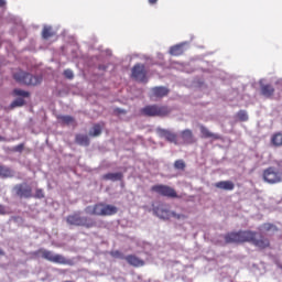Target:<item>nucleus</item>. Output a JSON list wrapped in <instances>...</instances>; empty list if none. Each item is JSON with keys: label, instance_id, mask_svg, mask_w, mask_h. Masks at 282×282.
Instances as JSON below:
<instances>
[{"label": "nucleus", "instance_id": "nucleus-35", "mask_svg": "<svg viewBox=\"0 0 282 282\" xmlns=\"http://www.w3.org/2000/svg\"><path fill=\"white\" fill-rule=\"evenodd\" d=\"M111 254H112V257H115L116 259H118V258L121 257L120 251H112Z\"/></svg>", "mask_w": 282, "mask_h": 282}, {"label": "nucleus", "instance_id": "nucleus-13", "mask_svg": "<svg viewBox=\"0 0 282 282\" xmlns=\"http://www.w3.org/2000/svg\"><path fill=\"white\" fill-rule=\"evenodd\" d=\"M15 192L19 197H31L32 196V187L28 184H21L15 186Z\"/></svg>", "mask_w": 282, "mask_h": 282}, {"label": "nucleus", "instance_id": "nucleus-22", "mask_svg": "<svg viewBox=\"0 0 282 282\" xmlns=\"http://www.w3.org/2000/svg\"><path fill=\"white\" fill-rule=\"evenodd\" d=\"M76 142H77V144H80L82 147H88L89 137H87L85 134H77L76 135Z\"/></svg>", "mask_w": 282, "mask_h": 282}, {"label": "nucleus", "instance_id": "nucleus-9", "mask_svg": "<svg viewBox=\"0 0 282 282\" xmlns=\"http://www.w3.org/2000/svg\"><path fill=\"white\" fill-rule=\"evenodd\" d=\"M154 214L160 219H169L171 217V215H172V217H175L176 219H182L184 217L183 215L175 214L174 212L171 213L169 209H166L162 206L155 207L154 208Z\"/></svg>", "mask_w": 282, "mask_h": 282}, {"label": "nucleus", "instance_id": "nucleus-41", "mask_svg": "<svg viewBox=\"0 0 282 282\" xmlns=\"http://www.w3.org/2000/svg\"><path fill=\"white\" fill-rule=\"evenodd\" d=\"M0 140H3V138L0 137Z\"/></svg>", "mask_w": 282, "mask_h": 282}, {"label": "nucleus", "instance_id": "nucleus-10", "mask_svg": "<svg viewBox=\"0 0 282 282\" xmlns=\"http://www.w3.org/2000/svg\"><path fill=\"white\" fill-rule=\"evenodd\" d=\"M132 77H134L139 83H147V70H144V65H134L132 68Z\"/></svg>", "mask_w": 282, "mask_h": 282}, {"label": "nucleus", "instance_id": "nucleus-31", "mask_svg": "<svg viewBox=\"0 0 282 282\" xmlns=\"http://www.w3.org/2000/svg\"><path fill=\"white\" fill-rule=\"evenodd\" d=\"M59 119L62 122H64V124H72V122H74V118L70 116H62Z\"/></svg>", "mask_w": 282, "mask_h": 282}, {"label": "nucleus", "instance_id": "nucleus-12", "mask_svg": "<svg viewBox=\"0 0 282 282\" xmlns=\"http://www.w3.org/2000/svg\"><path fill=\"white\" fill-rule=\"evenodd\" d=\"M164 96H169V88L164 86H156L151 89L150 98L155 100L158 98H164Z\"/></svg>", "mask_w": 282, "mask_h": 282}, {"label": "nucleus", "instance_id": "nucleus-26", "mask_svg": "<svg viewBox=\"0 0 282 282\" xmlns=\"http://www.w3.org/2000/svg\"><path fill=\"white\" fill-rule=\"evenodd\" d=\"M43 39H51V36H54V32H52V26H44L42 31Z\"/></svg>", "mask_w": 282, "mask_h": 282}, {"label": "nucleus", "instance_id": "nucleus-28", "mask_svg": "<svg viewBox=\"0 0 282 282\" xmlns=\"http://www.w3.org/2000/svg\"><path fill=\"white\" fill-rule=\"evenodd\" d=\"M174 169H177L178 171H184V169H186V163H184L183 160H177L174 163Z\"/></svg>", "mask_w": 282, "mask_h": 282}, {"label": "nucleus", "instance_id": "nucleus-29", "mask_svg": "<svg viewBox=\"0 0 282 282\" xmlns=\"http://www.w3.org/2000/svg\"><path fill=\"white\" fill-rule=\"evenodd\" d=\"M13 94L14 96H21L22 98H28V96H30V93L21 89H14Z\"/></svg>", "mask_w": 282, "mask_h": 282}, {"label": "nucleus", "instance_id": "nucleus-5", "mask_svg": "<svg viewBox=\"0 0 282 282\" xmlns=\"http://www.w3.org/2000/svg\"><path fill=\"white\" fill-rule=\"evenodd\" d=\"M17 83L21 85H40L42 78L40 76H33L32 74L20 70L13 75Z\"/></svg>", "mask_w": 282, "mask_h": 282}, {"label": "nucleus", "instance_id": "nucleus-38", "mask_svg": "<svg viewBox=\"0 0 282 282\" xmlns=\"http://www.w3.org/2000/svg\"><path fill=\"white\" fill-rule=\"evenodd\" d=\"M150 6L158 3V0H149Z\"/></svg>", "mask_w": 282, "mask_h": 282}, {"label": "nucleus", "instance_id": "nucleus-1", "mask_svg": "<svg viewBox=\"0 0 282 282\" xmlns=\"http://www.w3.org/2000/svg\"><path fill=\"white\" fill-rule=\"evenodd\" d=\"M257 237L256 232L252 231H238V232H231L225 236L226 243H243L246 241H251L253 246L257 248H268L270 246L269 239H256Z\"/></svg>", "mask_w": 282, "mask_h": 282}, {"label": "nucleus", "instance_id": "nucleus-2", "mask_svg": "<svg viewBox=\"0 0 282 282\" xmlns=\"http://www.w3.org/2000/svg\"><path fill=\"white\" fill-rule=\"evenodd\" d=\"M85 213L86 215H97L100 217H107L110 215H116V213H118V207L113 205L97 204L94 206L86 207Z\"/></svg>", "mask_w": 282, "mask_h": 282}, {"label": "nucleus", "instance_id": "nucleus-17", "mask_svg": "<svg viewBox=\"0 0 282 282\" xmlns=\"http://www.w3.org/2000/svg\"><path fill=\"white\" fill-rule=\"evenodd\" d=\"M260 91L262 94V96H264L265 98H271V96H273L274 94V87H272V85H261Z\"/></svg>", "mask_w": 282, "mask_h": 282}, {"label": "nucleus", "instance_id": "nucleus-6", "mask_svg": "<svg viewBox=\"0 0 282 282\" xmlns=\"http://www.w3.org/2000/svg\"><path fill=\"white\" fill-rule=\"evenodd\" d=\"M66 221L70 226H84L85 228H94V226H96V221H94V219L82 217L79 214L68 216Z\"/></svg>", "mask_w": 282, "mask_h": 282}, {"label": "nucleus", "instance_id": "nucleus-20", "mask_svg": "<svg viewBox=\"0 0 282 282\" xmlns=\"http://www.w3.org/2000/svg\"><path fill=\"white\" fill-rule=\"evenodd\" d=\"M271 144L272 147H282V131L271 135Z\"/></svg>", "mask_w": 282, "mask_h": 282}, {"label": "nucleus", "instance_id": "nucleus-11", "mask_svg": "<svg viewBox=\"0 0 282 282\" xmlns=\"http://www.w3.org/2000/svg\"><path fill=\"white\" fill-rule=\"evenodd\" d=\"M156 133H158V135H160V138H165V140H167V142L177 144V134L176 133H173L170 130L162 129V128H158Z\"/></svg>", "mask_w": 282, "mask_h": 282}, {"label": "nucleus", "instance_id": "nucleus-27", "mask_svg": "<svg viewBox=\"0 0 282 282\" xmlns=\"http://www.w3.org/2000/svg\"><path fill=\"white\" fill-rule=\"evenodd\" d=\"M25 105V100L23 98H18L11 104V108L14 109V107H23Z\"/></svg>", "mask_w": 282, "mask_h": 282}, {"label": "nucleus", "instance_id": "nucleus-24", "mask_svg": "<svg viewBox=\"0 0 282 282\" xmlns=\"http://www.w3.org/2000/svg\"><path fill=\"white\" fill-rule=\"evenodd\" d=\"M102 133V127L100 124H95L93 129L89 131V135L93 138H97V135H100Z\"/></svg>", "mask_w": 282, "mask_h": 282}, {"label": "nucleus", "instance_id": "nucleus-39", "mask_svg": "<svg viewBox=\"0 0 282 282\" xmlns=\"http://www.w3.org/2000/svg\"><path fill=\"white\" fill-rule=\"evenodd\" d=\"M2 6H6V0H0V8H2Z\"/></svg>", "mask_w": 282, "mask_h": 282}, {"label": "nucleus", "instance_id": "nucleus-37", "mask_svg": "<svg viewBox=\"0 0 282 282\" xmlns=\"http://www.w3.org/2000/svg\"><path fill=\"white\" fill-rule=\"evenodd\" d=\"M15 151H23V144L15 147Z\"/></svg>", "mask_w": 282, "mask_h": 282}, {"label": "nucleus", "instance_id": "nucleus-32", "mask_svg": "<svg viewBox=\"0 0 282 282\" xmlns=\"http://www.w3.org/2000/svg\"><path fill=\"white\" fill-rule=\"evenodd\" d=\"M64 76L66 78L72 79V78H74V72H72V69H66V70H64Z\"/></svg>", "mask_w": 282, "mask_h": 282}, {"label": "nucleus", "instance_id": "nucleus-34", "mask_svg": "<svg viewBox=\"0 0 282 282\" xmlns=\"http://www.w3.org/2000/svg\"><path fill=\"white\" fill-rule=\"evenodd\" d=\"M115 113H117L118 116L122 115V113H127V111L124 109H120V108H116L115 109Z\"/></svg>", "mask_w": 282, "mask_h": 282}, {"label": "nucleus", "instance_id": "nucleus-21", "mask_svg": "<svg viewBox=\"0 0 282 282\" xmlns=\"http://www.w3.org/2000/svg\"><path fill=\"white\" fill-rule=\"evenodd\" d=\"M200 133L204 138H213L214 140H219V134H215L208 131V128L200 126Z\"/></svg>", "mask_w": 282, "mask_h": 282}, {"label": "nucleus", "instance_id": "nucleus-30", "mask_svg": "<svg viewBox=\"0 0 282 282\" xmlns=\"http://www.w3.org/2000/svg\"><path fill=\"white\" fill-rule=\"evenodd\" d=\"M239 120H241V122H246L248 120V112H246L245 110H240L237 113Z\"/></svg>", "mask_w": 282, "mask_h": 282}, {"label": "nucleus", "instance_id": "nucleus-7", "mask_svg": "<svg viewBox=\"0 0 282 282\" xmlns=\"http://www.w3.org/2000/svg\"><path fill=\"white\" fill-rule=\"evenodd\" d=\"M263 180L267 184H280L282 182V173L274 166L263 171Z\"/></svg>", "mask_w": 282, "mask_h": 282}, {"label": "nucleus", "instance_id": "nucleus-3", "mask_svg": "<svg viewBox=\"0 0 282 282\" xmlns=\"http://www.w3.org/2000/svg\"><path fill=\"white\" fill-rule=\"evenodd\" d=\"M42 259L51 263H59L61 265H74V261L66 259L63 254L54 253L53 251L41 249L39 251Z\"/></svg>", "mask_w": 282, "mask_h": 282}, {"label": "nucleus", "instance_id": "nucleus-36", "mask_svg": "<svg viewBox=\"0 0 282 282\" xmlns=\"http://www.w3.org/2000/svg\"><path fill=\"white\" fill-rule=\"evenodd\" d=\"M0 215H6V207L0 205Z\"/></svg>", "mask_w": 282, "mask_h": 282}, {"label": "nucleus", "instance_id": "nucleus-19", "mask_svg": "<svg viewBox=\"0 0 282 282\" xmlns=\"http://www.w3.org/2000/svg\"><path fill=\"white\" fill-rule=\"evenodd\" d=\"M104 180L110 181V182H120V180H122L123 175L120 172L117 173H108L105 174Z\"/></svg>", "mask_w": 282, "mask_h": 282}, {"label": "nucleus", "instance_id": "nucleus-25", "mask_svg": "<svg viewBox=\"0 0 282 282\" xmlns=\"http://www.w3.org/2000/svg\"><path fill=\"white\" fill-rule=\"evenodd\" d=\"M261 232H274L276 230V226L272 224H264L260 227Z\"/></svg>", "mask_w": 282, "mask_h": 282}, {"label": "nucleus", "instance_id": "nucleus-33", "mask_svg": "<svg viewBox=\"0 0 282 282\" xmlns=\"http://www.w3.org/2000/svg\"><path fill=\"white\" fill-rule=\"evenodd\" d=\"M35 197H37L39 199H42V197H44L43 189H37L36 194H35Z\"/></svg>", "mask_w": 282, "mask_h": 282}, {"label": "nucleus", "instance_id": "nucleus-15", "mask_svg": "<svg viewBox=\"0 0 282 282\" xmlns=\"http://www.w3.org/2000/svg\"><path fill=\"white\" fill-rule=\"evenodd\" d=\"M216 188H220L221 191H234L235 189V183L230 181H220L215 184Z\"/></svg>", "mask_w": 282, "mask_h": 282}, {"label": "nucleus", "instance_id": "nucleus-18", "mask_svg": "<svg viewBox=\"0 0 282 282\" xmlns=\"http://www.w3.org/2000/svg\"><path fill=\"white\" fill-rule=\"evenodd\" d=\"M184 45L185 44L182 43V44H176V45L172 46L170 48V54L172 56H182V54H184Z\"/></svg>", "mask_w": 282, "mask_h": 282}, {"label": "nucleus", "instance_id": "nucleus-14", "mask_svg": "<svg viewBox=\"0 0 282 282\" xmlns=\"http://www.w3.org/2000/svg\"><path fill=\"white\" fill-rule=\"evenodd\" d=\"M126 261H128V263L134 268H142V265H144V261L135 256H127Z\"/></svg>", "mask_w": 282, "mask_h": 282}, {"label": "nucleus", "instance_id": "nucleus-40", "mask_svg": "<svg viewBox=\"0 0 282 282\" xmlns=\"http://www.w3.org/2000/svg\"><path fill=\"white\" fill-rule=\"evenodd\" d=\"M0 254H3V251L0 250Z\"/></svg>", "mask_w": 282, "mask_h": 282}, {"label": "nucleus", "instance_id": "nucleus-16", "mask_svg": "<svg viewBox=\"0 0 282 282\" xmlns=\"http://www.w3.org/2000/svg\"><path fill=\"white\" fill-rule=\"evenodd\" d=\"M181 138L183 142H185V144H193V142H195V140L193 139V131L188 129L181 132Z\"/></svg>", "mask_w": 282, "mask_h": 282}, {"label": "nucleus", "instance_id": "nucleus-8", "mask_svg": "<svg viewBox=\"0 0 282 282\" xmlns=\"http://www.w3.org/2000/svg\"><path fill=\"white\" fill-rule=\"evenodd\" d=\"M151 191L158 193V195H162L163 197H177L175 189L169 185H154Z\"/></svg>", "mask_w": 282, "mask_h": 282}, {"label": "nucleus", "instance_id": "nucleus-23", "mask_svg": "<svg viewBox=\"0 0 282 282\" xmlns=\"http://www.w3.org/2000/svg\"><path fill=\"white\" fill-rule=\"evenodd\" d=\"M0 176L1 177H13L14 171L10 170V167L1 166L0 165Z\"/></svg>", "mask_w": 282, "mask_h": 282}, {"label": "nucleus", "instance_id": "nucleus-4", "mask_svg": "<svg viewBox=\"0 0 282 282\" xmlns=\"http://www.w3.org/2000/svg\"><path fill=\"white\" fill-rule=\"evenodd\" d=\"M141 113L151 118H164V116H169V113H171V108L158 105L145 106L143 109H141Z\"/></svg>", "mask_w": 282, "mask_h": 282}]
</instances>
